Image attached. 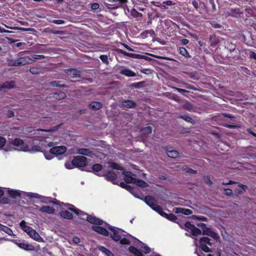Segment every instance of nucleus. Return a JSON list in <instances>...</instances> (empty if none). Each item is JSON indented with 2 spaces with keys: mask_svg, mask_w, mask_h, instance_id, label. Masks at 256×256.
Segmentation results:
<instances>
[{
  "mask_svg": "<svg viewBox=\"0 0 256 256\" xmlns=\"http://www.w3.org/2000/svg\"><path fill=\"white\" fill-rule=\"evenodd\" d=\"M226 47L228 50L230 52L234 50L236 48V46L235 44H232L230 42H227L226 44Z\"/></svg>",
  "mask_w": 256,
  "mask_h": 256,
  "instance_id": "59",
  "label": "nucleus"
},
{
  "mask_svg": "<svg viewBox=\"0 0 256 256\" xmlns=\"http://www.w3.org/2000/svg\"><path fill=\"white\" fill-rule=\"evenodd\" d=\"M65 206L70 211L74 212V214H79L78 212L82 213V211L76 208L73 204H66Z\"/></svg>",
  "mask_w": 256,
  "mask_h": 256,
  "instance_id": "33",
  "label": "nucleus"
},
{
  "mask_svg": "<svg viewBox=\"0 0 256 256\" xmlns=\"http://www.w3.org/2000/svg\"><path fill=\"white\" fill-rule=\"evenodd\" d=\"M226 14L229 16L244 19L243 12L241 10L240 8H230L226 12Z\"/></svg>",
  "mask_w": 256,
  "mask_h": 256,
  "instance_id": "7",
  "label": "nucleus"
},
{
  "mask_svg": "<svg viewBox=\"0 0 256 256\" xmlns=\"http://www.w3.org/2000/svg\"><path fill=\"white\" fill-rule=\"evenodd\" d=\"M228 57L234 60H244L246 58V49L235 48L228 54Z\"/></svg>",
  "mask_w": 256,
  "mask_h": 256,
  "instance_id": "4",
  "label": "nucleus"
},
{
  "mask_svg": "<svg viewBox=\"0 0 256 256\" xmlns=\"http://www.w3.org/2000/svg\"><path fill=\"white\" fill-rule=\"evenodd\" d=\"M100 60L105 64H108V56L106 54H102L100 56Z\"/></svg>",
  "mask_w": 256,
  "mask_h": 256,
  "instance_id": "60",
  "label": "nucleus"
},
{
  "mask_svg": "<svg viewBox=\"0 0 256 256\" xmlns=\"http://www.w3.org/2000/svg\"><path fill=\"white\" fill-rule=\"evenodd\" d=\"M208 237H202L200 239V244H208L211 246L212 243Z\"/></svg>",
  "mask_w": 256,
  "mask_h": 256,
  "instance_id": "50",
  "label": "nucleus"
},
{
  "mask_svg": "<svg viewBox=\"0 0 256 256\" xmlns=\"http://www.w3.org/2000/svg\"><path fill=\"white\" fill-rule=\"evenodd\" d=\"M201 250L205 252H212V249L208 247L206 244H200Z\"/></svg>",
  "mask_w": 256,
  "mask_h": 256,
  "instance_id": "52",
  "label": "nucleus"
},
{
  "mask_svg": "<svg viewBox=\"0 0 256 256\" xmlns=\"http://www.w3.org/2000/svg\"><path fill=\"white\" fill-rule=\"evenodd\" d=\"M59 214L64 219L72 220L73 218L72 214L68 210H62L59 212Z\"/></svg>",
  "mask_w": 256,
  "mask_h": 256,
  "instance_id": "28",
  "label": "nucleus"
},
{
  "mask_svg": "<svg viewBox=\"0 0 256 256\" xmlns=\"http://www.w3.org/2000/svg\"><path fill=\"white\" fill-rule=\"evenodd\" d=\"M167 155L168 157L171 158H176L179 156L180 154L179 152L175 150H168L167 152Z\"/></svg>",
  "mask_w": 256,
  "mask_h": 256,
  "instance_id": "38",
  "label": "nucleus"
},
{
  "mask_svg": "<svg viewBox=\"0 0 256 256\" xmlns=\"http://www.w3.org/2000/svg\"><path fill=\"white\" fill-rule=\"evenodd\" d=\"M97 248L108 256H115L114 254L108 249L102 246H98Z\"/></svg>",
  "mask_w": 256,
  "mask_h": 256,
  "instance_id": "30",
  "label": "nucleus"
},
{
  "mask_svg": "<svg viewBox=\"0 0 256 256\" xmlns=\"http://www.w3.org/2000/svg\"><path fill=\"white\" fill-rule=\"evenodd\" d=\"M30 59L32 60V64L35 62L36 60L43 59L46 58L44 55L40 54H32L30 56Z\"/></svg>",
  "mask_w": 256,
  "mask_h": 256,
  "instance_id": "44",
  "label": "nucleus"
},
{
  "mask_svg": "<svg viewBox=\"0 0 256 256\" xmlns=\"http://www.w3.org/2000/svg\"><path fill=\"white\" fill-rule=\"evenodd\" d=\"M103 176L108 181L111 182L113 184H117L115 182L117 178V175L113 171L108 170Z\"/></svg>",
  "mask_w": 256,
  "mask_h": 256,
  "instance_id": "12",
  "label": "nucleus"
},
{
  "mask_svg": "<svg viewBox=\"0 0 256 256\" xmlns=\"http://www.w3.org/2000/svg\"><path fill=\"white\" fill-rule=\"evenodd\" d=\"M142 131L145 134H150L152 132V128L150 126H146L142 128Z\"/></svg>",
  "mask_w": 256,
  "mask_h": 256,
  "instance_id": "61",
  "label": "nucleus"
},
{
  "mask_svg": "<svg viewBox=\"0 0 256 256\" xmlns=\"http://www.w3.org/2000/svg\"><path fill=\"white\" fill-rule=\"evenodd\" d=\"M88 164V158L82 156H74L72 161V164L74 167L83 168L86 166Z\"/></svg>",
  "mask_w": 256,
  "mask_h": 256,
  "instance_id": "5",
  "label": "nucleus"
},
{
  "mask_svg": "<svg viewBox=\"0 0 256 256\" xmlns=\"http://www.w3.org/2000/svg\"><path fill=\"white\" fill-rule=\"evenodd\" d=\"M183 108L190 112H194V110L193 104L189 102H186L183 105Z\"/></svg>",
  "mask_w": 256,
  "mask_h": 256,
  "instance_id": "35",
  "label": "nucleus"
},
{
  "mask_svg": "<svg viewBox=\"0 0 256 256\" xmlns=\"http://www.w3.org/2000/svg\"><path fill=\"white\" fill-rule=\"evenodd\" d=\"M10 144L13 146H20V149L24 152L29 150V148L27 145L24 144L23 140L20 138H15L10 140Z\"/></svg>",
  "mask_w": 256,
  "mask_h": 256,
  "instance_id": "11",
  "label": "nucleus"
},
{
  "mask_svg": "<svg viewBox=\"0 0 256 256\" xmlns=\"http://www.w3.org/2000/svg\"><path fill=\"white\" fill-rule=\"evenodd\" d=\"M88 222L96 225L101 226L103 224V220L92 215H88L86 218Z\"/></svg>",
  "mask_w": 256,
  "mask_h": 256,
  "instance_id": "14",
  "label": "nucleus"
},
{
  "mask_svg": "<svg viewBox=\"0 0 256 256\" xmlns=\"http://www.w3.org/2000/svg\"><path fill=\"white\" fill-rule=\"evenodd\" d=\"M209 43L210 47L212 48H215L219 43V40L218 37H217L214 34L210 36L209 38Z\"/></svg>",
  "mask_w": 256,
  "mask_h": 256,
  "instance_id": "19",
  "label": "nucleus"
},
{
  "mask_svg": "<svg viewBox=\"0 0 256 256\" xmlns=\"http://www.w3.org/2000/svg\"><path fill=\"white\" fill-rule=\"evenodd\" d=\"M8 196L12 198H16L21 196V193L19 190H9L8 191Z\"/></svg>",
  "mask_w": 256,
  "mask_h": 256,
  "instance_id": "29",
  "label": "nucleus"
},
{
  "mask_svg": "<svg viewBox=\"0 0 256 256\" xmlns=\"http://www.w3.org/2000/svg\"><path fill=\"white\" fill-rule=\"evenodd\" d=\"M77 153L92 158L94 155L93 152L88 148H81L77 150Z\"/></svg>",
  "mask_w": 256,
  "mask_h": 256,
  "instance_id": "17",
  "label": "nucleus"
},
{
  "mask_svg": "<svg viewBox=\"0 0 256 256\" xmlns=\"http://www.w3.org/2000/svg\"><path fill=\"white\" fill-rule=\"evenodd\" d=\"M2 230L9 236H12L13 234L12 230L7 226H2Z\"/></svg>",
  "mask_w": 256,
  "mask_h": 256,
  "instance_id": "53",
  "label": "nucleus"
},
{
  "mask_svg": "<svg viewBox=\"0 0 256 256\" xmlns=\"http://www.w3.org/2000/svg\"><path fill=\"white\" fill-rule=\"evenodd\" d=\"M176 214H182L186 216H188L191 214L192 213V210L188 209V208H176Z\"/></svg>",
  "mask_w": 256,
  "mask_h": 256,
  "instance_id": "24",
  "label": "nucleus"
},
{
  "mask_svg": "<svg viewBox=\"0 0 256 256\" xmlns=\"http://www.w3.org/2000/svg\"><path fill=\"white\" fill-rule=\"evenodd\" d=\"M112 2H114L118 4L116 6V8L120 6H124L128 2V0H112Z\"/></svg>",
  "mask_w": 256,
  "mask_h": 256,
  "instance_id": "43",
  "label": "nucleus"
},
{
  "mask_svg": "<svg viewBox=\"0 0 256 256\" xmlns=\"http://www.w3.org/2000/svg\"><path fill=\"white\" fill-rule=\"evenodd\" d=\"M178 52L180 54L184 56L185 58H190L191 57V56L189 54L186 49L184 48H180L178 50Z\"/></svg>",
  "mask_w": 256,
  "mask_h": 256,
  "instance_id": "39",
  "label": "nucleus"
},
{
  "mask_svg": "<svg viewBox=\"0 0 256 256\" xmlns=\"http://www.w3.org/2000/svg\"><path fill=\"white\" fill-rule=\"evenodd\" d=\"M195 226L193 224H192L190 222H186L184 224V226L186 228V230L187 231L190 230L192 231V230L194 228Z\"/></svg>",
  "mask_w": 256,
  "mask_h": 256,
  "instance_id": "55",
  "label": "nucleus"
},
{
  "mask_svg": "<svg viewBox=\"0 0 256 256\" xmlns=\"http://www.w3.org/2000/svg\"><path fill=\"white\" fill-rule=\"evenodd\" d=\"M144 201L146 204H148L151 208H152L154 205L156 204V200L155 198L150 196H146L144 197Z\"/></svg>",
  "mask_w": 256,
  "mask_h": 256,
  "instance_id": "20",
  "label": "nucleus"
},
{
  "mask_svg": "<svg viewBox=\"0 0 256 256\" xmlns=\"http://www.w3.org/2000/svg\"><path fill=\"white\" fill-rule=\"evenodd\" d=\"M144 82H134L131 84V86L135 88H140L144 86Z\"/></svg>",
  "mask_w": 256,
  "mask_h": 256,
  "instance_id": "56",
  "label": "nucleus"
},
{
  "mask_svg": "<svg viewBox=\"0 0 256 256\" xmlns=\"http://www.w3.org/2000/svg\"><path fill=\"white\" fill-rule=\"evenodd\" d=\"M66 97V94L62 91L55 92L53 94V98L56 100H60Z\"/></svg>",
  "mask_w": 256,
  "mask_h": 256,
  "instance_id": "34",
  "label": "nucleus"
},
{
  "mask_svg": "<svg viewBox=\"0 0 256 256\" xmlns=\"http://www.w3.org/2000/svg\"><path fill=\"white\" fill-rule=\"evenodd\" d=\"M239 39L244 42L246 45L251 46L254 44V39L252 38L251 32H247L245 34H241L239 35Z\"/></svg>",
  "mask_w": 256,
  "mask_h": 256,
  "instance_id": "8",
  "label": "nucleus"
},
{
  "mask_svg": "<svg viewBox=\"0 0 256 256\" xmlns=\"http://www.w3.org/2000/svg\"><path fill=\"white\" fill-rule=\"evenodd\" d=\"M92 228L94 231L104 236H108L110 234L109 232L106 228L102 227L100 226H92Z\"/></svg>",
  "mask_w": 256,
  "mask_h": 256,
  "instance_id": "16",
  "label": "nucleus"
},
{
  "mask_svg": "<svg viewBox=\"0 0 256 256\" xmlns=\"http://www.w3.org/2000/svg\"><path fill=\"white\" fill-rule=\"evenodd\" d=\"M134 184H135L136 186L141 188H146L148 186V184L145 181L136 178L134 179Z\"/></svg>",
  "mask_w": 256,
  "mask_h": 256,
  "instance_id": "32",
  "label": "nucleus"
},
{
  "mask_svg": "<svg viewBox=\"0 0 256 256\" xmlns=\"http://www.w3.org/2000/svg\"><path fill=\"white\" fill-rule=\"evenodd\" d=\"M8 65L10 66H18L32 64L30 57L28 56L20 57L18 60H13L10 58H6Z\"/></svg>",
  "mask_w": 256,
  "mask_h": 256,
  "instance_id": "1",
  "label": "nucleus"
},
{
  "mask_svg": "<svg viewBox=\"0 0 256 256\" xmlns=\"http://www.w3.org/2000/svg\"><path fill=\"white\" fill-rule=\"evenodd\" d=\"M118 242H120V244H123V245L124 244H130V241L128 239H127L125 238H121L120 239V240H119Z\"/></svg>",
  "mask_w": 256,
  "mask_h": 256,
  "instance_id": "64",
  "label": "nucleus"
},
{
  "mask_svg": "<svg viewBox=\"0 0 256 256\" xmlns=\"http://www.w3.org/2000/svg\"><path fill=\"white\" fill-rule=\"evenodd\" d=\"M202 234V231L200 229L197 228L196 226L192 230L191 234L194 236H197Z\"/></svg>",
  "mask_w": 256,
  "mask_h": 256,
  "instance_id": "47",
  "label": "nucleus"
},
{
  "mask_svg": "<svg viewBox=\"0 0 256 256\" xmlns=\"http://www.w3.org/2000/svg\"><path fill=\"white\" fill-rule=\"evenodd\" d=\"M182 86L184 88L188 90H196L197 89L193 86L190 84L186 83V82H184L182 84Z\"/></svg>",
  "mask_w": 256,
  "mask_h": 256,
  "instance_id": "58",
  "label": "nucleus"
},
{
  "mask_svg": "<svg viewBox=\"0 0 256 256\" xmlns=\"http://www.w3.org/2000/svg\"><path fill=\"white\" fill-rule=\"evenodd\" d=\"M27 234L32 238L38 242H40V240H42V238L40 236L39 234L33 228H32L31 230H30Z\"/></svg>",
  "mask_w": 256,
  "mask_h": 256,
  "instance_id": "22",
  "label": "nucleus"
},
{
  "mask_svg": "<svg viewBox=\"0 0 256 256\" xmlns=\"http://www.w3.org/2000/svg\"><path fill=\"white\" fill-rule=\"evenodd\" d=\"M12 242L24 250L32 251L34 250V246L24 242H22L20 240H14Z\"/></svg>",
  "mask_w": 256,
  "mask_h": 256,
  "instance_id": "9",
  "label": "nucleus"
},
{
  "mask_svg": "<svg viewBox=\"0 0 256 256\" xmlns=\"http://www.w3.org/2000/svg\"><path fill=\"white\" fill-rule=\"evenodd\" d=\"M245 12L246 13V17L244 18V20H246L247 18L253 16H254V12L253 10L250 6H247L245 8Z\"/></svg>",
  "mask_w": 256,
  "mask_h": 256,
  "instance_id": "36",
  "label": "nucleus"
},
{
  "mask_svg": "<svg viewBox=\"0 0 256 256\" xmlns=\"http://www.w3.org/2000/svg\"><path fill=\"white\" fill-rule=\"evenodd\" d=\"M88 107L94 110H98L102 108V104L99 102L94 101L89 104Z\"/></svg>",
  "mask_w": 256,
  "mask_h": 256,
  "instance_id": "21",
  "label": "nucleus"
},
{
  "mask_svg": "<svg viewBox=\"0 0 256 256\" xmlns=\"http://www.w3.org/2000/svg\"><path fill=\"white\" fill-rule=\"evenodd\" d=\"M60 81L54 80L51 82V85L54 87H59V88H68V86L66 84H60Z\"/></svg>",
  "mask_w": 256,
  "mask_h": 256,
  "instance_id": "49",
  "label": "nucleus"
},
{
  "mask_svg": "<svg viewBox=\"0 0 256 256\" xmlns=\"http://www.w3.org/2000/svg\"><path fill=\"white\" fill-rule=\"evenodd\" d=\"M179 118H180L186 122L190 123L192 124H194V120L189 116L188 115H180L178 116Z\"/></svg>",
  "mask_w": 256,
  "mask_h": 256,
  "instance_id": "37",
  "label": "nucleus"
},
{
  "mask_svg": "<svg viewBox=\"0 0 256 256\" xmlns=\"http://www.w3.org/2000/svg\"><path fill=\"white\" fill-rule=\"evenodd\" d=\"M122 105L123 106L128 108H134L136 104V103L131 100H125L122 102Z\"/></svg>",
  "mask_w": 256,
  "mask_h": 256,
  "instance_id": "27",
  "label": "nucleus"
},
{
  "mask_svg": "<svg viewBox=\"0 0 256 256\" xmlns=\"http://www.w3.org/2000/svg\"><path fill=\"white\" fill-rule=\"evenodd\" d=\"M116 51L120 54H122L124 56H126L130 57L131 58H133L144 59L146 60H149L150 59V58H148L146 56L141 55L140 54L129 53V52H128L124 50H122L120 48H118Z\"/></svg>",
  "mask_w": 256,
  "mask_h": 256,
  "instance_id": "10",
  "label": "nucleus"
},
{
  "mask_svg": "<svg viewBox=\"0 0 256 256\" xmlns=\"http://www.w3.org/2000/svg\"><path fill=\"white\" fill-rule=\"evenodd\" d=\"M120 186L121 188L126 189V190H128L130 192H132L134 189L132 186L128 185L123 182H120Z\"/></svg>",
  "mask_w": 256,
  "mask_h": 256,
  "instance_id": "40",
  "label": "nucleus"
},
{
  "mask_svg": "<svg viewBox=\"0 0 256 256\" xmlns=\"http://www.w3.org/2000/svg\"><path fill=\"white\" fill-rule=\"evenodd\" d=\"M138 240L142 244V246L140 247V250L142 252H144L146 254H149L150 252V248L148 246H147L145 244L142 243Z\"/></svg>",
  "mask_w": 256,
  "mask_h": 256,
  "instance_id": "42",
  "label": "nucleus"
},
{
  "mask_svg": "<svg viewBox=\"0 0 256 256\" xmlns=\"http://www.w3.org/2000/svg\"><path fill=\"white\" fill-rule=\"evenodd\" d=\"M89 5L90 6V8L92 10H96L100 7V5L98 2L90 3Z\"/></svg>",
  "mask_w": 256,
  "mask_h": 256,
  "instance_id": "63",
  "label": "nucleus"
},
{
  "mask_svg": "<svg viewBox=\"0 0 256 256\" xmlns=\"http://www.w3.org/2000/svg\"><path fill=\"white\" fill-rule=\"evenodd\" d=\"M92 171L96 174V172H98L101 171L102 169V166L99 164H96L92 166Z\"/></svg>",
  "mask_w": 256,
  "mask_h": 256,
  "instance_id": "41",
  "label": "nucleus"
},
{
  "mask_svg": "<svg viewBox=\"0 0 256 256\" xmlns=\"http://www.w3.org/2000/svg\"><path fill=\"white\" fill-rule=\"evenodd\" d=\"M246 57L248 56L250 58L256 60V53L254 52L246 49Z\"/></svg>",
  "mask_w": 256,
  "mask_h": 256,
  "instance_id": "46",
  "label": "nucleus"
},
{
  "mask_svg": "<svg viewBox=\"0 0 256 256\" xmlns=\"http://www.w3.org/2000/svg\"><path fill=\"white\" fill-rule=\"evenodd\" d=\"M208 6L212 8V11L216 10V6L214 3V0H209L208 3Z\"/></svg>",
  "mask_w": 256,
  "mask_h": 256,
  "instance_id": "57",
  "label": "nucleus"
},
{
  "mask_svg": "<svg viewBox=\"0 0 256 256\" xmlns=\"http://www.w3.org/2000/svg\"><path fill=\"white\" fill-rule=\"evenodd\" d=\"M66 150L67 148L65 146H55L50 149V154L45 152L44 155L46 160H50L54 158L52 154L61 155L66 152Z\"/></svg>",
  "mask_w": 256,
  "mask_h": 256,
  "instance_id": "3",
  "label": "nucleus"
},
{
  "mask_svg": "<svg viewBox=\"0 0 256 256\" xmlns=\"http://www.w3.org/2000/svg\"><path fill=\"white\" fill-rule=\"evenodd\" d=\"M122 174L124 176L126 183L134 184L135 178L132 176L134 175L133 173L131 172L124 170Z\"/></svg>",
  "mask_w": 256,
  "mask_h": 256,
  "instance_id": "13",
  "label": "nucleus"
},
{
  "mask_svg": "<svg viewBox=\"0 0 256 256\" xmlns=\"http://www.w3.org/2000/svg\"><path fill=\"white\" fill-rule=\"evenodd\" d=\"M197 226L202 229V234L208 236L215 240L219 238L218 234L212 231L210 228H208L204 223H198Z\"/></svg>",
  "mask_w": 256,
  "mask_h": 256,
  "instance_id": "6",
  "label": "nucleus"
},
{
  "mask_svg": "<svg viewBox=\"0 0 256 256\" xmlns=\"http://www.w3.org/2000/svg\"><path fill=\"white\" fill-rule=\"evenodd\" d=\"M128 250L135 256H144L141 250H138L134 246H130L128 248Z\"/></svg>",
  "mask_w": 256,
  "mask_h": 256,
  "instance_id": "31",
  "label": "nucleus"
},
{
  "mask_svg": "<svg viewBox=\"0 0 256 256\" xmlns=\"http://www.w3.org/2000/svg\"><path fill=\"white\" fill-rule=\"evenodd\" d=\"M30 72L32 74H38L41 73L42 68L40 67H32L30 68Z\"/></svg>",
  "mask_w": 256,
  "mask_h": 256,
  "instance_id": "48",
  "label": "nucleus"
},
{
  "mask_svg": "<svg viewBox=\"0 0 256 256\" xmlns=\"http://www.w3.org/2000/svg\"><path fill=\"white\" fill-rule=\"evenodd\" d=\"M152 208L159 214L160 215V214H162V212H164L162 206L157 204L154 205V206Z\"/></svg>",
  "mask_w": 256,
  "mask_h": 256,
  "instance_id": "51",
  "label": "nucleus"
},
{
  "mask_svg": "<svg viewBox=\"0 0 256 256\" xmlns=\"http://www.w3.org/2000/svg\"><path fill=\"white\" fill-rule=\"evenodd\" d=\"M110 167L112 169H114V170H124V168L122 166H120L117 163L114 162H111Z\"/></svg>",
  "mask_w": 256,
  "mask_h": 256,
  "instance_id": "54",
  "label": "nucleus"
},
{
  "mask_svg": "<svg viewBox=\"0 0 256 256\" xmlns=\"http://www.w3.org/2000/svg\"><path fill=\"white\" fill-rule=\"evenodd\" d=\"M106 227L112 232L110 237L115 242H118L122 238V236H125V234H122V232H125L122 229L114 227L109 224H106Z\"/></svg>",
  "mask_w": 256,
  "mask_h": 256,
  "instance_id": "2",
  "label": "nucleus"
},
{
  "mask_svg": "<svg viewBox=\"0 0 256 256\" xmlns=\"http://www.w3.org/2000/svg\"><path fill=\"white\" fill-rule=\"evenodd\" d=\"M42 202L43 203H45L46 204H59L60 201L56 199H54V200H52V198L51 197H44L42 196Z\"/></svg>",
  "mask_w": 256,
  "mask_h": 256,
  "instance_id": "25",
  "label": "nucleus"
},
{
  "mask_svg": "<svg viewBox=\"0 0 256 256\" xmlns=\"http://www.w3.org/2000/svg\"><path fill=\"white\" fill-rule=\"evenodd\" d=\"M120 73L122 75H124L128 77H134L136 76V74L128 68L122 69L120 71Z\"/></svg>",
  "mask_w": 256,
  "mask_h": 256,
  "instance_id": "26",
  "label": "nucleus"
},
{
  "mask_svg": "<svg viewBox=\"0 0 256 256\" xmlns=\"http://www.w3.org/2000/svg\"><path fill=\"white\" fill-rule=\"evenodd\" d=\"M177 217L176 215H174V214L170 213L168 214V220L172 221V222H176V220H177Z\"/></svg>",
  "mask_w": 256,
  "mask_h": 256,
  "instance_id": "62",
  "label": "nucleus"
},
{
  "mask_svg": "<svg viewBox=\"0 0 256 256\" xmlns=\"http://www.w3.org/2000/svg\"><path fill=\"white\" fill-rule=\"evenodd\" d=\"M40 211L42 212H46L48 214H54V208L48 206H42L40 209Z\"/></svg>",
  "mask_w": 256,
  "mask_h": 256,
  "instance_id": "23",
  "label": "nucleus"
},
{
  "mask_svg": "<svg viewBox=\"0 0 256 256\" xmlns=\"http://www.w3.org/2000/svg\"><path fill=\"white\" fill-rule=\"evenodd\" d=\"M21 228L26 233H28L32 228L31 227L26 226L24 220H22L20 223Z\"/></svg>",
  "mask_w": 256,
  "mask_h": 256,
  "instance_id": "45",
  "label": "nucleus"
},
{
  "mask_svg": "<svg viewBox=\"0 0 256 256\" xmlns=\"http://www.w3.org/2000/svg\"><path fill=\"white\" fill-rule=\"evenodd\" d=\"M64 72L72 78H80L81 72L75 68H68L64 70Z\"/></svg>",
  "mask_w": 256,
  "mask_h": 256,
  "instance_id": "15",
  "label": "nucleus"
},
{
  "mask_svg": "<svg viewBox=\"0 0 256 256\" xmlns=\"http://www.w3.org/2000/svg\"><path fill=\"white\" fill-rule=\"evenodd\" d=\"M15 84V82L13 80H12L10 82H6L0 85V90H2L4 88H12L14 87Z\"/></svg>",
  "mask_w": 256,
  "mask_h": 256,
  "instance_id": "18",
  "label": "nucleus"
}]
</instances>
